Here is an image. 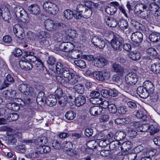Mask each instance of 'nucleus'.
Returning <instances> with one entry per match:
<instances>
[{"mask_svg": "<svg viewBox=\"0 0 160 160\" xmlns=\"http://www.w3.org/2000/svg\"><path fill=\"white\" fill-rule=\"evenodd\" d=\"M43 8L46 12L52 15H55L58 12V8L56 4L49 1L44 2Z\"/></svg>", "mask_w": 160, "mask_h": 160, "instance_id": "obj_1", "label": "nucleus"}, {"mask_svg": "<svg viewBox=\"0 0 160 160\" xmlns=\"http://www.w3.org/2000/svg\"><path fill=\"white\" fill-rule=\"evenodd\" d=\"M56 70L58 74H61L62 77L65 78H68L71 74V72H69V69L64 66L60 62L57 63Z\"/></svg>", "mask_w": 160, "mask_h": 160, "instance_id": "obj_2", "label": "nucleus"}, {"mask_svg": "<svg viewBox=\"0 0 160 160\" xmlns=\"http://www.w3.org/2000/svg\"><path fill=\"white\" fill-rule=\"evenodd\" d=\"M138 77L137 74L133 72L127 73L125 77L126 83L129 86L135 85L138 81Z\"/></svg>", "mask_w": 160, "mask_h": 160, "instance_id": "obj_3", "label": "nucleus"}, {"mask_svg": "<svg viewBox=\"0 0 160 160\" xmlns=\"http://www.w3.org/2000/svg\"><path fill=\"white\" fill-rule=\"evenodd\" d=\"M91 42L96 47L100 49H103L105 46L107 41L106 40H103L98 36H95L92 38Z\"/></svg>", "mask_w": 160, "mask_h": 160, "instance_id": "obj_4", "label": "nucleus"}, {"mask_svg": "<svg viewBox=\"0 0 160 160\" xmlns=\"http://www.w3.org/2000/svg\"><path fill=\"white\" fill-rule=\"evenodd\" d=\"M18 90L26 95H31L33 93L32 88L28 84H22L18 86Z\"/></svg>", "mask_w": 160, "mask_h": 160, "instance_id": "obj_5", "label": "nucleus"}, {"mask_svg": "<svg viewBox=\"0 0 160 160\" xmlns=\"http://www.w3.org/2000/svg\"><path fill=\"white\" fill-rule=\"evenodd\" d=\"M143 35L142 33L139 32L133 33L131 36V39L133 42L132 44L135 47L138 46L143 40Z\"/></svg>", "mask_w": 160, "mask_h": 160, "instance_id": "obj_6", "label": "nucleus"}, {"mask_svg": "<svg viewBox=\"0 0 160 160\" xmlns=\"http://www.w3.org/2000/svg\"><path fill=\"white\" fill-rule=\"evenodd\" d=\"M74 48L73 44L71 43L63 42L60 43L58 47L56 48V50L68 52L73 50Z\"/></svg>", "mask_w": 160, "mask_h": 160, "instance_id": "obj_7", "label": "nucleus"}, {"mask_svg": "<svg viewBox=\"0 0 160 160\" xmlns=\"http://www.w3.org/2000/svg\"><path fill=\"white\" fill-rule=\"evenodd\" d=\"M122 39L119 36H116L111 42L112 47L116 50H121L122 45Z\"/></svg>", "mask_w": 160, "mask_h": 160, "instance_id": "obj_8", "label": "nucleus"}, {"mask_svg": "<svg viewBox=\"0 0 160 160\" xmlns=\"http://www.w3.org/2000/svg\"><path fill=\"white\" fill-rule=\"evenodd\" d=\"M48 35L47 32L44 31H41L39 32L38 41L42 46H46L49 44L48 41L46 38Z\"/></svg>", "mask_w": 160, "mask_h": 160, "instance_id": "obj_9", "label": "nucleus"}, {"mask_svg": "<svg viewBox=\"0 0 160 160\" xmlns=\"http://www.w3.org/2000/svg\"><path fill=\"white\" fill-rule=\"evenodd\" d=\"M156 0H154L153 2H151L149 4V9L152 12V13L155 16L160 15V8L158 5L155 2Z\"/></svg>", "mask_w": 160, "mask_h": 160, "instance_id": "obj_10", "label": "nucleus"}, {"mask_svg": "<svg viewBox=\"0 0 160 160\" xmlns=\"http://www.w3.org/2000/svg\"><path fill=\"white\" fill-rule=\"evenodd\" d=\"M14 80L13 78L10 74H8L6 77V78L3 83L0 86V90H2L7 87L12 83L14 82Z\"/></svg>", "mask_w": 160, "mask_h": 160, "instance_id": "obj_11", "label": "nucleus"}, {"mask_svg": "<svg viewBox=\"0 0 160 160\" xmlns=\"http://www.w3.org/2000/svg\"><path fill=\"white\" fill-rule=\"evenodd\" d=\"M137 93L139 97L143 98H147L150 95L143 86L139 87L137 88Z\"/></svg>", "mask_w": 160, "mask_h": 160, "instance_id": "obj_12", "label": "nucleus"}, {"mask_svg": "<svg viewBox=\"0 0 160 160\" xmlns=\"http://www.w3.org/2000/svg\"><path fill=\"white\" fill-rule=\"evenodd\" d=\"M54 22L50 19H47L44 22V26L46 30L48 31H55L56 28L55 27Z\"/></svg>", "mask_w": 160, "mask_h": 160, "instance_id": "obj_13", "label": "nucleus"}, {"mask_svg": "<svg viewBox=\"0 0 160 160\" xmlns=\"http://www.w3.org/2000/svg\"><path fill=\"white\" fill-rule=\"evenodd\" d=\"M57 101L56 97L55 95H50L47 98L45 103L47 105L52 107L56 104Z\"/></svg>", "mask_w": 160, "mask_h": 160, "instance_id": "obj_14", "label": "nucleus"}, {"mask_svg": "<svg viewBox=\"0 0 160 160\" xmlns=\"http://www.w3.org/2000/svg\"><path fill=\"white\" fill-rule=\"evenodd\" d=\"M19 64L21 68L25 70H29L32 68V64L24 59L20 61Z\"/></svg>", "mask_w": 160, "mask_h": 160, "instance_id": "obj_15", "label": "nucleus"}, {"mask_svg": "<svg viewBox=\"0 0 160 160\" xmlns=\"http://www.w3.org/2000/svg\"><path fill=\"white\" fill-rule=\"evenodd\" d=\"M28 10L30 13L37 15L40 13V9L37 4H32L28 7Z\"/></svg>", "mask_w": 160, "mask_h": 160, "instance_id": "obj_16", "label": "nucleus"}, {"mask_svg": "<svg viewBox=\"0 0 160 160\" xmlns=\"http://www.w3.org/2000/svg\"><path fill=\"white\" fill-rule=\"evenodd\" d=\"M94 60L95 62V65L99 68L103 67L106 65L108 63V61L102 57L96 58Z\"/></svg>", "mask_w": 160, "mask_h": 160, "instance_id": "obj_17", "label": "nucleus"}, {"mask_svg": "<svg viewBox=\"0 0 160 160\" xmlns=\"http://www.w3.org/2000/svg\"><path fill=\"white\" fill-rule=\"evenodd\" d=\"M102 109L100 107L94 106L91 107L89 109V112L91 115L93 116H96L100 115L102 112Z\"/></svg>", "mask_w": 160, "mask_h": 160, "instance_id": "obj_18", "label": "nucleus"}, {"mask_svg": "<svg viewBox=\"0 0 160 160\" xmlns=\"http://www.w3.org/2000/svg\"><path fill=\"white\" fill-rule=\"evenodd\" d=\"M36 18V17L33 15L27 14L24 22L25 23H29L31 25L34 26L37 24Z\"/></svg>", "mask_w": 160, "mask_h": 160, "instance_id": "obj_19", "label": "nucleus"}, {"mask_svg": "<svg viewBox=\"0 0 160 160\" xmlns=\"http://www.w3.org/2000/svg\"><path fill=\"white\" fill-rule=\"evenodd\" d=\"M143 86L146 88L149 94H152L154 92L155 88L152 82L149 81H145L143 83Z\"/></svg>", "mask_w": 160, "mask_h": 160, "instance_id": "obj_20", "label": "nucleus"}, {"mask_svg": "<svg viewBox=\"0 0 160 160\" xmlns=\"http://www.w3.org/2000/svg\"><path fill=\"white\" fill-rule=\"evenodd\" d=\"M112 68L114 72L118 73L120 76H122L124 72V69L122 66L118 64L114 63L112 65Z\"/></svg>", "mask_w": 160, "mask_h": 160, "instance_id": "obj_21", "label": "nucleus"}, {"mask_svg": "<svg viewBox=\"0 0 160 160\" xmlns=\"http://www.w3.org/2000/svg\"><path fill=\"white\" fill-rule=\"evenodd\" d=\"M86 102V98L82 95L79 96L76 98L75 100V104L78 107L83 105Z\"/></svg>", "mask_w": 160, "mask_h": 160, "instance_id": "obj_22", "label": "nucleus"}, {"mask_svg": "<svg viewBox=\"0 0 160 160\" xmlns=\"http://www.w3.org/2000/svg\"><path fill=\"white\" fill-rule=\"evenodd\" d=\"M78 81V76L74 73L71 72V74L68 78V83L71 85H74L77 83Z\"/></svg>", "mask_w": 160, "mask_h": 160, "instance_id": "obj_23", "label": "nucleus"}, {"mask_svg": "<svg viewBox=\"0 0 160 160\" xmlns=\"http://www.w3.org/2000/svg\"><path fill=\"white\" fill-rule=\"evenodd\" d=\"M128 55L129 58L135 61L139 60L141 57L140 53L137 51L131 52Z\"/></svg>", "mask_w": 160, "mask_h": 160, "instance_id": "obj_24", "label": "nucleus"}, {"mask_svg": "<svg viewBox=\"0 0 160 160\" xmlns=\"http://www.w3.org/2000/svg\"><path fill=\"white\" fill-rule=\"evenodd\" d=\"M125 133L122 131H118L114 134V139L116 141H120L123 140L125 137Z\"/></svg>", "mask_w": 160, "mask_h": 160, "instance_id": "obj_25", "label": "nucleus"}, {"mask_svg": "<svg viewBox=\"0 0 160 160\" xmlns=\"http://www.w3.org/2000/svg\"><path fill=\"white\" fill-rule=\"evenodd\" d=\"M107 24L109 27H115L118 24V22L116 19L108 18L106 20Z\"/></svg>", "mask_w": 160, "mask_h": 160, "instance_id": "obj_26", "label": "nucleus"}, {"mask_svg": "<svg viewBox=\"0 0 160 160\" xmlns=\"http://www.w3.org/2000/svg\"><path fill=\"white\" fill-rule=\"evenodd\" d=\"M48 142V139L45 137H42L40 138H39L35 141L36 144L38 146L44 145V144H47Z\"/></svg>", "mask_w": 160, "mask_h": 160, "instance_id": "obj_27", "label": "nucleus"}, {"mask_svg": "<svg viewBox=\"0 0 160 160\" xmlns=\"http://www.w3.org/2000/svg\"><path fill=\"white\" fill-rule=\"evenodd\" d=\"M148 6L144 3H140L136 4L134 8V11L137 10H140L141 11L144 12V10H148Z\"/></svg>", "mask_w": 160, "mask_h": 160, "instance_id": "obj_28", "label": "nucleus"}, {"mask_svg": "<svg viewBox=\"0 0 160 160\" xmlns=\"http://www.w3.org/2000/svg\"><path fill=\"white\" fill-rule=\"evenodd\" d=\"M103 75L102 72L99 71L94 72L92 73V76L94 78L101 81L104 80Z\"/></svg>", "mask_w": 160, "mask_h": 160, "instance_id": "obj_29", "label": "nucleus"}, {"mask_svg": "<svg viewBox=\"0 0 160 160\" xmlns=\"http://www.w3.org/2000/svg\"><path fill=\"white\" fill-rule=\"evenodd\" d=\"M149 38L152 42H157L160 39V34L158 32L152 33L149 35Z\"/></svg>", "mask_w": 160, "mask_h": 160, "instance_id": "obj_30", "label": "nucleus"}, {"mask_svg": "<svg viewBox=\"0 0 160 160\" xmlns=\"http://www.w3.org/2000/svg\"><path fill=\"white\" fill-rule=\"evenodd\" d=\"M118 25L120 29L124 30L128 28V22L127 20L125 19H121L119 20L118 22Z\"/></svg>", "mask_w": 160, "mask_h": 160, "instance_id": "obj_31", "label": "nucleus"}, {"mask_svg": "<svg viewBox=\"0 0 160 160\" xmlns=\"http://www.w3.org/2000/svg\"><path fill=\"white\" fill-rule=\"evenodd\" d=\"M132 145L130 141H127L122 143L121 148L123 151H128L132 148Z\"/></svg>", "mask_w": 160, "mask_h": 160, "instance_id": "obj_32", "label": "nucleus"}, {"mask_svg": "<svg viewBox=\"0 0 160 160\" xmlns=\"http://www.w3.org/2000/svg\"><path fill=\"white\" fill-rule=\"evenodd\" d=\"M73 89L74 90L75 92L80 94L83 93L85 90L83 86L80 84L75 85L73 87Z\"/></svg>", "mask_w": 160, "mask_h": 160, "instance_id": "obj_33", "label": "nucleus"}, {"mask_svg": "<svg viewBox=\"0 0 160 160\" xmlns=\"http://www.w3.org/2000/svg\"><path fill=\"white\" fill-rule=\"evenodd\" d=\"M144 112L142 110L138 111L136 114V117L138 118L141 119L143 121L147 120V116Z\"/></svg>", "mask_w": 160, "mask_h": 160, "instance_id": "obj_34", "label": "nucleus"}, {"mask_svg": "<svg viewBox=\"0 0 160 160\" xmlns=\"http://www.w3.org/2000/svg\"><path fill=\"white\" fill-rule=\"evenodd\" d=\"M117 11V8L113 6L107 7L105 8V12L108 14L113 15Z\"/></svg>", "mask_w": 160, "mask_h": 160, "instance_id": "obj_35", "label": "nucleus"}, {"mask_svg": "<svg viewBox=\"0 0 160 160\" xmlns=\"http://www.w3.org/2000/svg\"><path fill=\"white\" fill-rule=\"evenodd\" d=\"M39 150V152L40 154L43 153H48L51 151V148L50 147L47 145H42L39 146L38 148Z\"/></svg>", "mask_w": 160, "mask_h": 160, "instance_id": "obj_36", "label": "nucleus"}, {"mask_svg": "<svg viewBox=\"0 0 160 160\" xmlns=\"http://www.w3.org/2000/svg\"><path fill=\"white\" fill-rule=\"evenodd\" d=\"M45 94L44 92L41 91L39 92L37 95V101L38 102H45L46 98L44 96Z\"/></svg>", "mask_w": 160, "mask_h": 160, "instance_id": "obj_37", "label": "nucleus"}, {"mask_svg": "<svg viewBox=\"0 0 160 160\" xmlns=\"http://www.w3.org/2000/svg\"><path fill=\"white\" fill-rule=\"evenodd\" d=\"M151 70L154 73H158L160 72V63L159 62L155 63L151 66Z\"/></svg>", "mask_w": 160, "mask_h": 160, "instance_id": "obj_38", "label": "nucleus"}, {"mask_svg": "<svg viewBox=\"0 0 160 160\" xmlns=\"http://www.w3.org/2000/svg\"><path fill=\"white\" fill-rule=\"evenodd\" d=\"M74 13L70 9H67L63 12V16L67 19H71L73 17Z\"/></svg>", "mask_w": 160, "mask_h": 160, "instance_id": "obj_39", "label": "nucleus"}, {"mask_svg": "<svg viewBox=\"0 0 160 160\" xmlns=\"http://www.w3.org/2000/svg\"><path fill=\"white\" fill-rule=\"evenodd\" d=\"M74 62L77 66L81 68H84L86 67V63L83 60L79 59L75 60Z\"/></svg>", "mask_w": 160, "mask_h": 160, "instance_id": "obj_40", "label": "nucleus"}, {"mask_svg": "<svg viewBox=\"0 0 160 160\" xmlns=\"http://www.w3.org/2000/svg\"><path fill=\"white\" fill-rule=\"evenodd\" d=\"M62 145L63 149L67 151L72 148L73 144L71 142L66 141L63 142Z\"/></svg>", "mask_w": 160, "mask_h": 160, "instance_id": "obj_41", "label": "nucleus"}, {"mask_svg": "<svg viewBox=\"0 0 160 160\" xmlns=\"http://www.w3.org/2000/svg\"><path fill=\"white\" fill-rule=\"evenodd\" d=\"M76 116L75 113L72 111L67 112L65 115V118L68 120H73Z\"/></svg>", "mask_w": 160, "mask_h": 160, "instance_id": "obj_42", "label": "nucleus"}, {"mask_svg": "<svg viewBox=\"0 0 160 160\" xmlns=\"http://www.w3.org/2000/svg\"><path fill=\"white\" fill-rule=\"evenodd\" d=\"M121 143L120 142L117 141H114V140L109 144V147L111 150L116 149L118 148V146Z\"/></svg>", "mask_w": 160, "mask_h": 160, "instance_id": "obj_43", "label": "nucleus"}, {"mask_svg": "<svg viewBox=\"0 0 160 160\" xmlns=\"http://www.w3.org/2000/svg\"><path fill=\"white\" fill-rule=\"evenodd\" d=\"M126 102L127 103V105L129 108L134 110L137 108V105L135 101L132 100L126 101Z\"/></svg>", "mask_w": 160, "mask_h": 160, "instance_id": "obj_44", "label": "nucleus"}, {"mask_svg": "<svg viewBox=\"0 0 160 160\" xmlns=\"http://www.w3.org/2000/svg\"><path fill=\"white\" fill-rule=\"evenodd\" d=\"M23 142L26 143L25 145H20L19 146V148L22 150L21 151L22 152H24L25 150L26 149V146L25 145H30L32 143V141L31 140H25L23 141Z\"/></svg>", "mask_w": 160, "mask_h": 160, "instance_id": "obj_45", "label": "nucleus"}, {"mask_svg": "<svg viewBox=\"0 0 160 160\" xmlns=\"http://www.w3.org/2000/svg\"><path fill=\"white\" fill-rule=\"evenodd\" d=\"M41 154L39 152V150L37 148L35 152L30 153L29 154L28 158H35L38 157Z\"/></svg>", "mask_w": 160, "mask_h": 160, "instance_id": "obj_46", "label": "nucleus"}, {"mask_svg": "<svg viewBox=\"0 0 160 160\" xmlns=\"http://www.w3.org/2000/svg\"><path fill=\"white\" fill-rule=\"evenodd\" d=\"M147 53L153 57L157 56L158 55V52L156 49L153 48H149L147 49L146 50Z\"/></svg>", "mask_w": 160, "mask_h": 160, "instance_id": "obj_47", "label": "nucleus"}, {"mask_svg": "<svg viewBox=\"0 0 160 160\" xmlns=\"http://www.w3.org/2000/svg\"><path fill=\"white\" fill-rule=\"evenodd\" d=\"M23 59L28 61V58H32L34 55L35 53L32 52L25 51L24 52Z\"/></svg>", "mask_w": 160, "mask_h": 160, "instance_id": "obj_48", "label": "nucleus"}, {"mask_svg": "<svg viewBox=\"0 0 160 160\" xmlns=\"http://www.w3.org/2000/svg\"><path fill=\"white\" fill-rule=\"evenodd\" d=\"M10 109L14 111H18L20 109L19 104L16 102L9 103L8 105Z\"/></svg>", "mask_w": 160, "mask_h": 160, "instance_id": "obj_49", "label": "nucleus"}, {"mask_svg": "<svg viewBox=\"0 0 160 160\" xmlns=\"http://www.w3.org/2000/svg\"><path fill=\"white\" fill-rule=\"evenodd\" d=\"M93 5L100 10H102L105 6L103 2L101 1L96 3H93Z\"/></svg>", "mask_w": 160, "mask_h": 160, "instance_id": "obj_50", "label": "nucleus"}, {"mask_svg": "<svg viewBox=\"0 0 160 160\" xmlns=\"http://www.w3.org/2000/svg\"><path fill=\"white\" fill-rule=\"evenodd\" d=\"M92 14V12L91 10L87 7L86 10H85L82 13V17L85 18H88L91 16Z\"/></svg>", "mask_w": 160, "mask_h": 160, "instance_id": "obj_51", "label": "nucleus"}, {"mask_svg": "<svg viewBox=\"0 0 160 160\" xmlns=\"http://www.w3.org/2000/svg\"><path fill=\"white\" fill-rule=\"evenodd\" d=\"M58 103L61 106H64L67 102V98L65 96H63L58 98Z\"/></svg>", "mask_w": 160, "mask_h": 160, "instance_id": "obj_52", "label": "nucleus"}, {"mask_svg": "<svg viewBox=\"0 0 160 160\" xmlns=\"http://www.w3.org/2000/svg\"><path fill=\"white\" fill-rule=\"evenodd\" d=\"M11 15L9 12H5L3 14L2 18L8 22H9V20L11 19Z\"/></svg>", "mask_w": 160, "mask_h": 160, "instance_id": "obj_53", "label": "nucleus"}, {"mask_svg": "<svg viewBox=\"0 0 160 160\" xmlns=\"http://www.w3.org/2000/svg\"><path fill=\"white\" fill-rule=\"evenodd\" d=\"M100 94L97 91H92L90 94V96L92 98L99 99L100 98Z\"/></svg>", "mask_w": 160, "mask_h": 160, "instance_id": "obj_54", "label": "nucleus"}, {"mask_svg": "<svg viewBox=\"0 0 160 160\" xmlns=\"http://www.w3.org/2000/svg\"><path fill=\"white\" fill-rule=\"evenodd\" d=\"M93 132V129L91 127L87 128L84 130V134L86 136L88 137L92 136Z\"/></svg>", "mask_w": 160, "mask_h": 160, "instance_id": "obj_55", "label": "nucleus"}, {"mask_svg": "<svg viewBox=\"0 0 160 160\" xmlns=\"http://www.w3.org/2000/svg\"><path fill=\"white\" fill-rule=\"evenodd\" d=\"M109 112L111 113H114L117 112V109L115 104L110 103L108 107Z\"/></svg>", "mask_w": 160, "mask_h": 160, "instance_id": "obj_56", "label": "nucleus"}, {"mask_svg": "<svg viewBox=\"0 0 160 160\" xmlns=\"http://www.w3.org/2000/svg\"><path fill=\"white\" fill-rule=\"evenodd\" d=\"M109 142L108 140L103 139L99 141V146L101 147H106L109 145Z\"/></svg>", "mask_w": 160, "mask_h": 160, "instance_id": "obj_57", "label": "nucleus"}, {"mask_svg": "<svg viewBox=\"0 0 160 160\" xmlns=\"http://www.w3.org/2000/svg\"><path fill=\"white\" fill-rule=\"evenodd\" d=\"M34 64L37 70L42 71L44 69L43 65L41 62L38 60Z\"/></svg>", "mask_w": 160, "mask_h": 160, "instance_id": "obj_58", "label": "nucleus"}, {"mask_svg": "<svg viewBox=\"0 0 160 160\" xmlns=\"http://www.w3.org/2000/svg\"><path fill=\"white\" fill-rule=\"evenodd\" d=\"M149 130L151 135H153L159 131L158 128L153 125H149Z\"/></svg>", "mask_w": 160, "mask_h": 160, "instance_id": "obj_59", "label": "nucleus"}, {"mask_svg": "<svg viewBox=\"0 0 160 160\" xmlns=\"http://www.w3.org/2000/svg\"><path fill=\"white\" fill-rule=\"evenodd\" d=\"M87 7L86 6H84L82 4H79L77 6L76 10L77 12H79L81 13H83V12L86 10Z\"/></svg>", "mask_w": 160, "mask_h": 160, "instance_id": "obj_60", "label": "nucleus"}, {"mask_svg": "<svg viewBox=\"0 0 160 160\" xmlns=\"http://www.w3.org/2000/svg\"><path fill=\"white\" fill-rule=\"evenodd\" d=\"M3 41L6 44H10L12 41V37L9 35H7L4 36L3 38Z\"/></svg>", "mask_w": 160, "mask_h": 160, "instance_id": "obj_61", "label": "nucleus"}, {"mask_svg": "<svg viewBox=\"0 0 160 160\" xmlns=\"http://www.w3.org/2000/svg\"><path fill=\"white\" fill-rule=\"evenodd\" d=\"M23 28L19 24H16L13 26V30L15 34L20 30H23Z\"/></svg>", "mask_w": 160, "mask_h": 160, "instance_id": "obj_62", "label": "nucleus"}, {"mask_svg": "<svg viewBox=\"0 0 160 160\" xmlns=\"http://www.w3.org/2000/svg\"><path fill=\"white\" fill-rule=\"evenodd\" d=\"M118 113L120 114H124L127 112V110L126 108L124 106L119 107L118 109Z\"/></svg>", "mask_w": 160, "mask_h": 160, "instance_id": "obj_63", "label": "nucleus"}, {"mask_svg": "<svg viewBox=\"0 0 160 160\" xmlns=\"http://www.w3.org/2000/svg\"><path fill=\"white\" fill-rule=\"evenodd\" d=\"M47 62L48 64L51 65H54L56 63V59L54 57H49L47 60Z\"/></svg>", "mask_w": 160, "mask_h": 160, "instance_id": "obj_64", "label": "nucleus"}]
</instances>
